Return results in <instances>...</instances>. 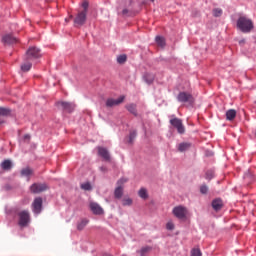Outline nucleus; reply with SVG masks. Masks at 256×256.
I'll use <instances>...</instances> for the list:
<instances>
[{
	"mask_svg": "<svg viewBox=\"0 0 256 256\" xmlns=\"http://www.w3.org/2000/svg\"><path fill=\"white\" fill-rule=\"evenodd\" d=\"M144 79H145L146 83H148V85H151V83H153V80L155 79V77H153V75H151V74H146L144 76Z\"/></svg>",
	"mask_w": 256,
	"mask_h": 256,
	"instance_id": "c756f323",
	"label": "nucleus"
},
{
	"mask_svg": "<svg viewBox=\"0 0 256 256\" xmlns=\"http://www.w3.org/2000/svg\"><path fill=\"white\" fill-rule=\"evenodd\" d=\"M237 117V111L235 109H229L226 111V119L227 121H233Z\"/></svg>",
	"mask_w": 256,
	"mask_h": 256,
	"instance_id": "6ab92c4d",
	"label": "nucleus"
},
{
	"mask_svg": "<svg viewBox=\"0 0 256 256\" xmlns=\"http://www.w3.org/2000/svg\"><path fill=\"white\" fill-rule=\"evenodd\" d=\"M20 175L22 177H28V181H29V178L33 175V170L29 167H26L21 170Z\"/></svg>",
	"mask_w": 256,
	"mask_h": 256,
	"instance_id": "aec40b11",
	"label": "nucleus"
},
{
	"mask_svg": "<svg viewBox=\"0 0 256 256\" xmlns=\"http://www.w3.org/2000/svg\"><path fill=\"white\" fill-rule=\"evenodd\" d=\"M214 177H215V171L208 170L206 172V179H208V181H211V179H213Z\"/></svg>",
	"mask_w": 256,
	"mask_h": 256,
	"instance_id": "7c9ffc66",
	"label": "nucleus"
},
{
	"mask_svg": "<svg viewBox=\"0 0 256 256\" xmlns=\"http://www.w3.org/2000/svg\"><path fill=\"white\" fill-rule=\"evenodd\" d=\"M150 251H153V247L151 246H145V247H142L141 250L139 251L140 255L141 256H145L147 255V253H149Z\"/></svg>",
	"mask_w": 256,
	"mask_h": 256,
	"instance_id": "b1692460",
	"label": "nucleus"
},
{
	"mask_svg": "<svg viewBox=\"0 0 256 256\" xmlns=\"http://www.w3.org/2000/svg\"><path fill=\"white\" fill-rule=\"evenodd\" d=\"M3 123H5V121L0 118V125H3Z\"/></svg>",
	"mask_w": 256,
	"mask_h": 256,
	"instance_id": "79ce46f5",
	"label": "nucleus"
},
{
	"mask_svg": "<svg viewBox=\"0 0 256 256\" xmlns=\"http://www.w3.org/2000/svg\"><path fill=\"white\" fill-rule=\"evenodd\" d=\"M100 171H102V173H105L107 171V168L105 166L100 167Z\"/></svg>",
	"mask_w": 256,
	"mask_h": 256,
	"instance_id": "ea45409f",
	"label": "nucleus"
},
{
	"mask_svg": "<svg viewBox=\"0 0 256 256\" xmlns=\"http://www.w3.org/2000/svg\"><path fill=\"white\" fill-rule=\"evenodd\" d=\"M30 140H31V136H30L29 134H25V135L23 136V141L29 143Z\"/></svg>",
	"mask_w": 256,
	"mask_h": 256,
	"instance_id": "58836bf2",
	"label": "nucleus"
},
{
	"mask_svg": "<svg viewBox=\"0 0 256 256\" xmlns=\"http://www.w3.org/2000/svg\"><path fill=\"white\" fill-rule=\"evenodd\" d=\"M30 191L34 194L43 193V191H47V184L34 183L30 186Z\"/></svg>",
	"mask_w": 256,
	"mask_h": 256,
	"instance_id": "9d476101",
	"label": "nucleus"
},
{
	"mask_svg": "<svg viewBox=\"0 0 256 256\" xmlns=\"http://www.w3.org/2000/svg\"><path fill=\"white\" fill-rule=\"evenodd\" d=\"M135 137H137V132L136 131L130 132L129 143H133V141L135 140Z\"/></svg>",
	"mask_w": 256,
	"mask_h": 256,
	"instance_id": "c9c22d12",
	"label": "nucleus"
},
{
	"mask_svg": "<svg viewBox=\"0 0 256 256\" xmlns=\"http://www.w3.org/2000/svg\"><path fill=\"white\" fill-rule=\"evenodd\" d=\"M190 148H191V143L182 142L178 145V151H180V153H183L189 150Z\"/></svg>",
	"mask_w": 256,
	"mask_h": 256,
	"instance_id": "412c9836",
	"label": "nucleus"
},
{
	"mask_svg": "<svg viewBox=\"0 0 256 256\" xmlns=\"http://www.w3.org/2000/svg\"><path fill=\"white\" fill-rule=\"evenodd\" d=\"M90 209L94 215H103V208H101L100 205L95 202L90 203Z\"/></svg>",
	"mask_w": 256,
	"mask_h": 256,
	"instance_id": "4468645a",
	"label": "nucleus"
},
{
	"mask_svg": "<svg viewBox=\"0 0 256 256\" xmlns=\"http://www.w3.org/2000/svg\"><path fill=\"white\" fill-rule=\"evenodd\" d=\"M124 183H127V179L121 178L120 180H118V187L115 189L114 191V197L116 199H121V197H123V185Z\"/></svg>",
	"mask_w": 256,
	"mask_h": 256,
	"instance_id": "1a4fd4ad",
	"label": "nucleus"
},
{
	"mask_svg": "<svg viewBox=\"0 0 256 256\" xmlns=\"http://www.w3.org/2000/svg\"><path fill=\"white\" fill-rule=\"evenodd\" d=\"M237 27L242 33H251L254 29L253 20L245 16H241L237 20Z\"/></svg>",
	"mask_w": 256,
	"mask_h": 256,
	"instance_id": "f257e3e1",
	"label": "nucleus"
},
{
	"mask_svg": "<svg viewBox=\"0 0 256 256\" xmlns=\"http://www.w3.org/2000/svg\"><path fill=\"white\" fill-rule=\"evenodd\" d=\"M166 229H167L168 231H173V229H175V224H173V222H168V223L166 224Z\"/></svg>",
	"mask_w": 256,
	"mask_h": 256,
	"instance_id": "4c0bfd02",
	"label": "nucleus"
},
{
	"mask_svg": "<svg viewBox=\"0 0 256 256\" xmlns=\"http://www.w3.org/2000/svg\"><path fill=\"white\" fill-rule=\"evenodd\" d=\"M81 189H83L84 191H91L92 187H91V183L86 182L81 184Z\"/></svg>",
	"mask_w": 256,
	"mask_h": 256,
	"instance_id": "2f4dec72",
	"label": "nucleus"
},
{
	"mask_svg": "<svg viewBox=\"0 0 256 256\" xmlns=\"http://www.w3.org/2000/svg\"><path fill=\"white\" fill-rule=\"evenodd\" d=\"M127 111H129V113H131L132 115H134V117H137L138 113H137V104L131 103L125 106Z\"/></svg>",
	"mask_w": 256,
	"mask_h": 256,
	"instance_id": "a211bd4d",
	"label": "nucleus"
},
{
	"mask_svg": "<svg viewBox=\"0 0 256 256\" xmlns=\"http://www.w3.org/2000/svg\"><path fill=\"white\" fill-rule=\"evenodd\" d=\"M155 41L159 47H165V38L161 36H156Z\"/></svg>",
	"mask_w": 256,
	"mask_h": 256,
	"instance_id": "bb28decb",
	"label": "nucleus"
},
{
	"mask_svg": "<svg viewBox=\"0 0 256 256\" xmlns=\"http://www.w3.org/2000/svg\"><path fill=\"white\" fill-rule=\"evenodd\" d=\"M126 61H127V55L125 54H122L117 57V63H119L120 65H123V63H125Z\"/></svg>",
	"mask_w": 256,
	"mask_h": 256,
	"instance_id": "c85d7f7f",
	"label": "nucleus"
},
{
	"mask_svg": "<svg viewBox=\"0 0 256 256\" xmlns=\"http://www.w3.org/2000/svg\"><path fill=\"white\" fill-rule=\"evenodd\" d=\"M125 101V96H120L118 99L109 98L106 101L107 107H117V105H121Z\"/></svg>",
	"mask_w": 256,
	"mask_h": 256,
	"instance_id": "f8f14e48",
	"label": "nucleus"
},
{
	"mask_svg": "<svg viewBox=\"0 0 256 256\" xmlns=\"http://www.w3.org/2000/svg\"><path fill=\"white\" fill-rule=\"evenodd\" d=\"M139 197H141V199H148L149 198V194H147V189L145 188H141L138 192Z\"/></svg>",
	"mask_w": 256,
	"mask_h": 256,
	"instance_id": "393cba45",
	"label": "nucleus"
},
{
	"mask_svg": "<svg viewBox=\"0 0 256 256\" xmlns=\"http://www.w3.org/2000/svg\"><path fill=\"white\" fill-rule=\"evenodd\" d=\"M212 208L214 209V211H221V209H223V200L219 198L213 200Z\"/></svg>",
	"mask_w": 256,
	"mask_h": 256,
	"instance_id": "dca6fc26",
	"label": "nucleus"
},
{
	"mask_svg": "<svg viewBox=\"0 0 256 256\" xmlns=\"http://www.w3.org/2000/svg\"><path fill=\"white\" fill-rule=\"evenodd\" d=\"M170 124L172 125V127L177 129L180 135H183V133H185V126H183V121L181 119L173 118L170 120Z\"/></svg>",
	"mask_w": 256,
	"mask_h": 256,
	"instance_id": "6e6552de",
	"label": "nucleus"
},
{
	"mask_svg": "<svg viewBox=\"0 0 256 256\" xmlns=\"http://www.w3.org/2000/svg\"><path fill=\"white\" fill-rule=\"evenodd\" d=\"M122 204L124 205V207L133 205V200L131 198H125L122 200Z\"/></svg>",
	"mask_w": 256,
	"mask_h": 256,
	"instance_id": "473e14b6",
	"label": "nucleus"
},
{
	"mask_svg": "<svg viewBox=\"0 0 256 256\" xmlns=\"http://www.w3.org/2000/svg\"><path fill=\"white\" fill-rule=\"evenodd\" d=\"M32 211L35 215H39L43 211V198L37 197L32 203Z\"/></svg>",
	"mask_w": 256,
	"mask_h": 256,
	"instance_id": "423d86ee",
	"label": "nucleus"
},
{
	"mask_svg": "<svg viewBox=\"0 0 256 256\" xmlns=\"http://www.w3.org/2000/svg\"><path fill=\"white\" fill-rule=\"evenodd\" d=\"M31 67H33V64H31V62H26L21 65V70L24 72L31 71Z\"/></svg>",
	"mask_w": 256,
	"mask_h": 256,
	"instance_id": "a878e982",
	"label": "nucleus"
},
{
	"mask_svg": "<svg viewBox=\"0 0 256 256\" xmlns=\"http://www.w3.org/2000/svg\"><path fill=\"white\" fill-rule=\"evenodd\" d=\"M1 169H3V171H11V169L13 168V163L11 162V160H4L1 165H0Z\"/></svg>",
	"mask_w": 256,
	"mask_h": 256,
	"instance_id": "f3484780",
	"label": "nucleus"
},
{
	"mask_svg": "<svg viewBox=\"0 0 256 256\" xmlns=\"http://www.w3.org/2000/svg\"><path fill=\"white\" fill-rule=\"evenodd\" d=\"M98 155L104 159V161H111V155H109V150L104 147H98Z\"/></svg>",
	"mask_w": 256,
	"mask_h": 256,
	"instance_id": "ddd939ff",
	"label": "nucleus"
},
{
	"mask_svg": "<svg viewBox=\"0 0 256 256\" xmlns=\"http://www.w3.org/2000/svg\"><path fill=\"white\" fill-rule=\"evenodd\" d=\"M152 2L155 1V0H151Z\"/></svg>",
	"mask_w": 256,
	"mask_h": 256,
	"instance_id": "37998d69",
	"label": "nucleus"
},
{
	"mask_svg": "<svg viewBox=\"0 0 256 256\" xmlns=\"http://www.w3.org/2000/svg\"><path fill=\"white\" fill-rule=\"evenodd\" d=\"M87 223H89V220L87 219H82L80 222H78L77 224L78 231H83L85 227H87Z\"/></svg>",
	"mask_w": 256,
	"mask_h": 256,
	"instance_id": "4be33fe9",
	"label": "nucleus"
},
{
	"mask_svg": "<svg viewBox=\"0 0 256 256\" xmlns=\"http://www.w3.org/2000/svg\"><path fill=\"white\" fill-rule=\"evenodd\" d=\"M174 217H177V219H186L187 217V208L183 206H176L173 208L172 211Z\"/></svg>",
	"mask_w": 256,
	"mask_h": 256,
	"instance_id": "0eeeda50",
	"label": "nucleus"
},
{
	"mask_svg": "<svg viewBox=\"0 0 256 256\" xmlns=\"http://www.w3.org/2000/svg\"><path fill=\"white\" fill-rule=\"evenodd\" d=\"M41 57V50L35 46L30 47L26 52L27 61H33V59H39Z\"/></svg>",
	"mask_w": 256,
	"mask_h": 256,
	"instance_id": "20e7f679",
	"label": "nucleus"
},
{
	"mask_svg": "<svg viewBox=\"0 0 256 256\" xmlns=\"http://www.w3.org/2000/svg\"><path fill=\"white\" fill-rule=\"evenodd\" d=\"M208 191H209V187H207V185H202L200 187V193H202V195H207Z\"/></svg>",
	"mask_w": 256,
	"mask_h": 256,
	"instance_id": "f704fd0d",
	"label": "nucleus"
},
{
	"mask_svg": "<svg viewBox=\"0 0 256 256\" xmlns=\"http://www.w3.org/2000/svg\"><path fill=\"white\" fill-rule=\"evenodd\" d=\"M56 105L57 107H61V109H63L67 113H72V111H74L75 109V104L69 102H57Z\"/></svg>",
	"mask_w": 256,
	"mask_h": 256,
	"instance_id": "9b49d317",
	"label": "nucleus"
},
{
	"mask_svg": "<svg viewBox=\"0 0 256 256\" xmlns=\"http://www.w3.org/2000/svg\"><path fill=\"white\" fill-rule=\"evenodd\" d=\"M122 13H123L124 15H127V13H129V10L124 9V10L122 11Z\"/></svg>",
	"mask_w": 256,
	"mask_h": 256,
	"instance_id": "a19ab883",
	"label": "nucleus"
},
{
	"mask_svg": "<svg viewBox=\"0 0 256 256\" xmlns=\"http://www.w3.org/2000/svg\"><path fill=\"white\" fill-rule=\"evenodd\" d=\"M2 41L6 45H13L14 43H17V38H15L11 34H7V35L3 36Z\"/></svg>",
	"mask_w": 256,
	"mask_h": 256,
	"instance_id": "2eb2a0df",
	"label": "nucleus"
},
{
	"mask_svg": "<svg viewBox=\"0 0 256 256\" xmlns=\"http://www.w3.org/2000/svg\"><path fill=\"white\" fill-rule=\"evenodd\" d=\"M87 23V13L85 11H78L74 18L75 27H83Z\"/></svg>",
	"mask_w": 256,
	"mask_h": 256,
	"instance_id": "7ed1b4c3",
	"label": "nucleus"
},
{
	"mask_svg": "<svg viewBox=\"0 0 256 256\" xmlns=\"http://www.w3.org/2000/svg\"><path fill=\"white\" fill-rule=\"evenodd\" d=\"M201 250L200 249H197V248H194L192 249L191 251V256H201Z\"/></svg>",
	"mask_w": 256,
	"mask_h": 256,
	"instance_id": "e433bc0d",
	"label": "nucleus"
},
{
	"mask_svg": "<svg viewBox=\"0 0 256 256\" xmlns=\"http://www.w3.org/2000/svg\"><path fill=\"white\" fill-rule=\"evenodd\" d=\"M177 100L180 101V103H189L190 105L195 103L193 95L187 92H180L177 96Z\"/></svg>",
	"mask_w": 256,
	"mask_h": 256,
	"instance_id": "39448f33",
	"label": "nucleus"
},
{
	"mask_svg": "<svg viewBox=\"0 0 256 256\" xmlns=\"http://www.w3.org/2000/svg\"><path fill=\"white\" fill-rule=\"evenodd\" d=\"M11 110L9 108L0 107V117H9Z\"/></svg>",
	"mask_w": 256,
	"mask_h": 256,
	"instance_id": "5701e85b",
	"label": "nucleus"
},
{
	"mask_svg": "<svg viewBox=\"0 0 256 256\" xmlns=\"http://www.w3.org/2000/svg\"><path fill=\"white\" fill-rule=\"evenodd\" d=\"M214 17H221L223 15V9L221 8H215L212 11Z\"/></svg>",
	"mask_w": 256,
	"mask_h": 256,
	"instance_id": "cd10ccee",
	"label": "nucleus"
},
{
	"mask_svg": "<svg viewBox=\"0 0 256 256\" xmlns=\"http://www.w3.org/2000/svg\"><path fill=\"white\" fill-rule=\"evenodd\" d=\"M82 8L83 10L80 11H85V13H88L89 10V2L87 0H85L84 2H82Z\"/></svg>",
	"mask_w": 256,
	"mask_h": 256,
	"instance_id": "72a5a7b5",
	"label": "nucleus"
},
{
	"mask_svg": "<svg viewBox=\"0 0 256 256\" xmlns=\"http://www.w3.org/2000/svg\"><path fill=\"white\" fill-rule=\"evenodd\" d=\"M18 225L20 227H27L31 221V215L29 214V210H22L18 213Z\"/></svg>",
	"mask_w": 256,
	"mask_h": 256,
	"instance_id": "f03ea898",
	"label": "nucleus"
}]
</instances>
